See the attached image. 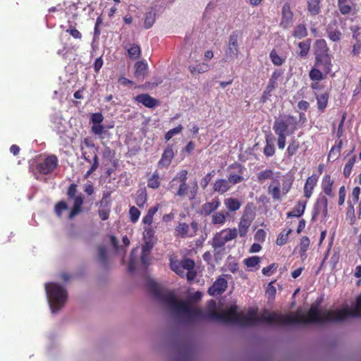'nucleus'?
Wrapping results in <instances>:
<instances>
[{
	"label": "nucleus",
	"instance_id": "obj_49",
	"mask_svg": "<svg viewBox=\"0 0 361 361\" xmlns=\"http://www.w3.org/2000/svg\"><path fill=\"white\" fill-rule=\"evenodd\" d=\"M182 130L183 126L181 125H179L178 126L169 130L165 135V140L166 141H169L170 139L172 138L173 136L180 133Z\"/></svg>",
	"mask_w": 361,
	"mask_h": 361
},
{
	"label": "nucleus",
	"instance_id": "obj_18",
	"mask_svg": "<svg viewBox=\"0 0 361 361\" xmlns=\"http://www.w3.org/2000/svg\"><path fill=\"white\" fill-rule=\"evenodd\" d=\"M83 204V198L82 195H78L74 198V205L69 213V219H73L75 216L81 212V207Z\"/></svg>",
	"mask_w": 361,
	"mask_h": 361
},
{
	"label": "nucleus",
	"instance_id": "obj_23",
	"mask_svg": "<svg viewBox=\"0 0 361 361\" xmlns=\"http://www.w3.org/2000/svg\"><path fill=\"white\" fill-rule=\"evenodd\" d=\"M276 180H273L268 187V193L270 194L274 200H279L281 199L280 183L277 185H274Z\"/></svg>",
	"mask_w": 361,
	"mask_h": 361
},
{
	"label": "nucleus",
	"instance_id": "obj_45",
	"mask_svg": "<svg viewBox=\"0 0 361 361\" xmlns=\"http://www.w3.org/2000/svg\"><path fill=\"white\" fill-rule=\"evenodd\" d=\"M270 58L273 63L276 66H281L284 62V59L279 56L275 50L271 51Z\"/></svg>",
	"mask_w": 361,
	"mask_h": 361
},
{
	"label": "nucleus",
	"instance_id": "obj_36",
	"mask_svg": "<svg viewBox=\"0 0 361 361\" xmlns=\"http://www.w3.org/2000/svg\"><path fill=\"white\" fill-rule=\"evenodd\" d=\"M310 239L304 236L301 238L300 243V254L301 257H303L305 255V252L307 251L308 247L310 246Z\"/></svg>",
	"mask_w": 361,
	"mask_h": 361
},
{
	"label": "nucleus",
	"instance_id": "obj_12",
	"mask_svg": "<svg viewBox=\"0 0 361 361\" xmlns=\"http://www.w3.org/2000/svg\"><path fill=\"white\" fill-rule=\"evenodd\" d=\"M282 20L280 23L283 28H288L293 19V13L290 11V6L288 4L283 5L282 8Z\"/></svg>",
	"mask_w": 361,
	"mask_h": 361
},
{
	"label": "nucleus",
	"instance_id": "obj_52",
	"mask_svg": "<svg viewBox=\"0 0 361 361\" xmlns=\"http://www.w3.org/2000/svg\"><path fill=\"white\" fill-rule=\"evenodd\" d=\"M264 153L267 157H271L275 153L274 145L270 143L268 139H267V145L264 149Z\"/></svg>",
	"mask_w": 361,
	"mask_h": 361
},
{
	"label": "nucleus",
	"instance_id": "obj_40",
	"mask_svg": "<svg viewBox=\"0 0 361 361\" xmlns=\"http://www.w3.org/2000/svg\"><path fill=\"white\" fill-rule=\"evenodd\" d=\"M347 0H338L339 11L343 15L348 14L351 11V7L346 4Z\"/></svg>",
	"mask_w": 361,
	"mask_h": 361
},
{
	"label": "nucleus",
	"instance_id": "obj_31",
	"mask_svg": "<svg viewBox=\"0 0 361 361\" xmlns=\"http://www.w3.org/2000/svg\"><path fill=\"white\" fill-rule=\"evenodd\" d=\"M261 258L257 256L248 257L244 260V264L249 268H256L260 262Z\"/></svg>",
	"mask_w": 361,
	"mask_h": 361
},
{
	"label": "nucleus",
	"instance_id": "obj_59",
	"mask_svg": "<svg viewBox=\"0 0 361 361\" xmlns=\"http://www.w3.org/2000/svg\"><path fill=\"white\" fill-rule=\"evenodd\" d=\"M156 242L149 240H145V243L142 246V252L146 253H150L152 247H154Z\"/></svg>",
	"mask_w": 361,
	"mask_h": 361
},
{
	"label": "nucleus",
	"instance_id": "obj_17",
	"mask_svg": "<svg viewBox=\"0 0 361 361\" xmlns=\"http://www.w3.org/2000/svg\"><path fill=\"white\" fill-rule=\"evenodd\" d=\"M317 181V178L315 176H310L306 180V183L304 186V193L307 198L310 197L312 190L315 186Z\"/></svg>",
	"mask_w": 361,
	"mask_h": 361
},
{
	"label": "nucleus",
	"instance_id": "obj_63",
	"mask_svg": "<svg viewBox=\"0 0 361 361\" xmlns=\"http://www.w3.org/2000/svg\"><path fill=\"white\" fill-rule=\"evenodd\" d=\"M339 154V151H337L336 147L334 146L329 153L328 159L335 161L338 157Z\"/></svg>",
	"mask_w": 361,
	"mask_h": 361
},
{
	"label": "nucleus",
	"instance_id": "obj_37",
	"mask_svg": "<svg viewBox=\"0 0 361 361\" xmlns=\"http://www.w3.org/2000/svg\"><path fill=\"white\" fill-rule=\"evenodd\" d=\"M356 156L354 155L353 157H351L348 162L345 164L343 169V175L345 178L349 177L351 173L352 168L353 166V164L355 161Z\"/></svg>",
	"mask_w": 361,
	"mask_h": 361
},
{
	"label": "nucleus",
	"instance_id": "obj_42",
	"mask_svg": "<svg viewBox=\"0 0 361 361\" xmlns=\"http://www.w3.org/2000/svg\"><path fill=\"white\" fill-rule=\"evenodd\" d=\"M293 35L298 38H302L307 35V30L304 25H298L294 32Z\"/></svg>",
	"mask_w": 361,
	"mask_h": 361
},
{
	"label": "nucleus",
	"instance_id": "obj_20",
	"mask_svg": "<svg viewBox=\"0 0 361 361\" xmlns=\"http://www.w3.org/2000/svg\"><path fill=\"white\" fill-rule=\"evenodd\" d=\"M173 152L171 148H166L161 157L159 164L161 166H168L173 157Z\"/></svg>",
	"mask_w": 361,
	"mask_h": 361
},
{
	"label": "nucleus",
	"instance_id": "obj_13",
	"mask_svg": "<svg viewBox=\"0 0 361 361\" xmlns=\"http://www.w3.org/2000/svg\"><path fill=\"white\" fill-rule=\"evenodd\" d=\"M135 100L148 108H153L158 104V101L147 94L137 95Z\"/></svg>",
	"mask_w": 361,
	"mask_h": 361
},
{
	"label": "nucleus",
	"instance_id": "obj_34",
	"mask_svg": "<svg viewBox=\"0 0 361 361\" xmlns=\"http://www.w3.org/2000/svg\"><path fill=\"white\" fill-rule=\"evenodd\" d=\"M224 231L227 233L224 236H223L226 243L235 239L238 234V230L235 228H227L224 230Z\"/></svg>",
	"mask_w": 361,
	"mask_h": 361
},
{
	"label": "nucleus",
	"instance_id": "obj_25",
	"mask_svg": "<svg viewBox=\"0 0 361 361\" xmlns=\"http://www.w3.org/2000/svg\"><path fill=\"white\" fill-rule=\"evenodd\" d=\"M147 195L146 189L145 188L139 189L137 191V197H136V200H135L136 204L139 207H143L147 201Z\"/></svg>",
	"mask_w": 361,
	"mask_h": 361
},
{
	"label": "nucleus",
	"instance_id": "obj_55",
	"mask_svg": "<svg viewBox=\"0 0 361 361\" xmlns=\"http://www.w3.org/2000/svg\"><path fill=\"white\" fill-rule=\"evenodd\" d=\"M228 182L229 183L230 187H231L233 185H235L236 183H238L241 182L243 180V176L237 174L230 175L228 177Z\"/></svg>",
	"mask_w": 361,
	"mask_h": 361
},
{
	"label": "nucleus",
	"instance_id": "obj_3",
	"mask_svg": "<svg viewBox=\"0 0 361 361\" xmlns=\"http://www.w3.org/2000/svg\"><path fill=\"white\" fill-rule=\"evenodd\" d=\"M45 290L51 312L55 314L64 306L68 299L67 291L56 283H46Z\"/></svg>",
	"mask_w": 361,
	"mask_h": 361
},
{
	"label": "nucleus",
	"instance_id": "obj_5",
	"mask_svg": "<svg viewBox=\"0 0 361 361\" xmlns=\"http://www.w3.org/2000/svg\"><path fill=\"white\" fill-rule=\"evenodd\" d=\"M239 54L238 35L233 33L229 36L227 49L225 51L224 61H231L236 59Z\"/></svg>",
	"mask_w": 361,
	"mask_h": 361
},
{
	"label": "nucleus",
	"instance_id": "obj_57",
	"mask_svg": "<svg viewBox=\"0 0 361 361\" xmlns=\"http://www.w3.org/2000/svg\"><path fill=\"white\" fill-rule=\"evenodd\" d=\"M189 229V226L185 223L179 224V225L176 228V231L178 234L181 235L183 237L185 236L188 233Z\"/></svg>",
	"mask_w": 361,
	"mask_h": 361
},
{
	"label": "nucleus",
	"instance_id": "obj_51",
	"mask_svg": "<svg viewBox=\"0 0 361 361\" xmlns=\"http://www.w3.org/2000/svg\"><path fill=\"white\" fill-rule=\"evenodd\" d=\"M215 174V171L213 170L211 172L208 173L202 180H201V186L203 189H205L209 182L211 181V179L212 176H214Z\"/></svg>",
	"mask_w": 361,
	"mask_h": 361
},
{
	"label": "nucleus",
	"instance_id": "obj_33",
	"mask_svg": "<svg viewBox=\"0 0 361 361\" xmlns=\"http://www.w3.org/2000/svg\"><path fill=\"white\" fill-rule=\"evenodd\" d=\"M291 233V228H289L288 231H283V232H281L276 239V244L280 246L283 245L287 242L288 235L290 234Z\"/></svg>",
	"mask_w": 361,
	"mask_h": 361
},
{
	"label": "nucleus",
	"instance_id": "obj_16",
	"mask_svg": "<svg viewBox=\"0 0 361 361\" xmlns=\"http://www.w3.org/2000/svg\"><path fill=\"white\" fill-rule=\"evenodd\" d=\"M288 128V124L283 120L275 121L273 129L276 135H286Z\"/></svg>",
	"mask_w": 361,
	"mask_h": 361
},
{
	"label": "nucleus",
	"instance_id": "obj_30",
	"mask_svg": "<svg viewBox=\"0 0 361 361\" xmlns=\"http://www.w3.org/2000/svg\"><path fill=\"white\" fill-rule=\"evenodd\" d=\"M97 252L98 259L99 262L104 265H106L107 262V255L106 247L104 245H99L97 247Z\"/></svg>",
	"mask_w": 361,
	"mask_h": 361
},
{
	"label": "nucleus",
	"instance_id": "obj_64",
	"mask_svg": "<svg viewBox=\"0 0 361 361\" xmlns=\"http://www.w3.org/2000/svg\"><path fill=\"white\" fill-rule=\"evenodd\" d=\"M104 119V117L100 113H94L92 115L91 120L92 123L96 124H99Z\"/></svg>",
	"mask_w": 361,
	"mask_h": 361
},
{
	"label": "nucleus",
	"instance_id": "obj_29",
	"mask_svg": "<svg viewBox=\"0 0 361 361\" xmlns=\"http://www.w3.org/2000/svg\"><path fill=\"white\" fill-rule=\"evenodd\" d=\"M298 47L300 48V56H301L302 57L306 56L310 50V39H307L305 41L300 42Z\"/></svg>",
	"mask_w": 361,
	"mask_h": 361
},
{
	"label": "nucleus",
	"instance_id": "obj_46",
	"mask_svg": "<svg viewBox=\"0 0 361 361\" xmlns=\"http://www.w3.org/2000/svg\"><path fill=\"white\" fill-rule=\"evenodd\" d=\"M299 148V142L295 140H293L288 145L287 148V152L288 156L292 157L294 155Z\"/></svg>",
	"mask_w": 361,
	"mask_h": 361
},
{
	"label": "nucleus",
	"instance_id": "obj_10",
	"mask_svg": "<svg viewBox=\"0 0 361 361\" xmlns=\"http://www.w3.org/2000/svg\"><path fill=\"white\" fill-rule=\"evenodd\" d=\"M148 66L146 62L141 61L135 64V77L139 80L142 81L147 75Z\"/></svg>",
	"mask_w": 361,
	"mask_h": 361
},
{
	"label": "nucleus",
	"instance_id": "obj_9",
	"mask_svg": "<svg viewBox=\"0 0 361 361\" xmlns=\"http://www.w3.org/2000/svg\"><path fill=\"white\" fill-rule=\"evenodd\" d=\"M316 61V64L322 66L326 73H329L331 71L332 64L331 57L328 53L317 54Z\"/></svg>",
	"mask_w": 361,
	"mask_h": 361
},
{
	"label": "nucleus",
	"instance_id": "obj_62",
	"mask_svg": "<svg viewBox=\"0 0 361 361\" xmlns=\"http://www.w3.org/2000/svg\"><path fill=\"white\" fill-rule=\"evenodd\" d=\"M92 130L97 135H102L106 132V130L104 129V127L100 124L94 125L92 127Z\"/></svg>",
	"mask_w": 361,
	"mask_h": 361
},
{
	"label": "nucleus",
	"instance_id": "obj_7",
	"mask_svg": "<svg viewBox=\"0 0 361 361\" xmlns=\"http://www.w3.org/2000/svg\"><path fill=\"white\" fill-rule=\"evenodd\" d=\"M58 159L55 155L47 157L44 163L39 164L37 169L41 173L48 174L53 171L57 166Z\"/></svg>",
	"mask_w": 361,
	"mask_h": 361
},
{
	"label": "nucleus",
	"instance_id": "obj_44",
	"mask_svg": "<svg viewBox=\"0 0 361 361\" xmlns=\"http://www.w3.org/2000/svg\"><path fill=\"white\" fill-rule=\"evenodd\" d=\"M327 33L329 39L333 42H338L341 39V33L338 30H334L331 28L328 27Z\"/></svg>",
	"mask_w": 361,
	"mask_h": 361
},
{
	"label": "nucleus",
	"instance_id": "obj_47",
	"mask_svg": "<svg viewBox=\"0 0 361 361\" xmlns=\"http://www.w3.org/2000/svg\"><path fill=\"white\" fill-rule=\"evenodd\" d=\"M68 209V205L67 204L63 202V201H60L56 205H55V212L56 214V215L59 216V217H61V214H62V212L64 211V210H66Z\"/></svg>",
	"mask_w": 361,
	"mask_h": 361
},
{
	"label": "nucleus",
	"instance_id": "obj_28",
	"mask_svg": "<svg viewBox=\"0 0 361 361\" xmlns=\"http://www.w3.org/2000/svg\"><path fill=\"white\" fill-rule=\"evenodd\" d=\"M226 243L224 237L219 233L213 238L212 245L214 249H217L224 247Z\"/></svg>",
	"mask_w": 361,
	"mask_h": 361
},
{
	"label": "nucleus",
	"instance_id": "obj_6",
	"mask_svg": "<svg viewBox=\"0 0 361 361\" xmlns=\"http://www.w3.org/2000/svg\"><path fill=\"white\" fill-rule=\"evenodd\" d=\"M327 205V198L324 195L319 196L314 205L312 220L314 221L320 213L322 214L324 218H326L328 214Z\"/></svg>",
	"mask_w": 361,
	"mask_h": 361
},
{
	"label": "nucleus",
	"instance_id": "obj_1",
	"mask_svg": "<svg viewBox=\"0 0 361 361\" xmlns=\"http://www.w3.org/2000/svg\"><path fill=\"white\" fill-rule=\"evenodd\" d=\"M211 317L226 324H235L242 326H252L257 322L269 324L308 325L310 324H324L345 321L349 317H361V295L356 298L354 305L336 310H321L317 305H312L307 315L301 310L295 314H278L269 313L265 310L260 317L250 314L245 315L238 312L237 305H232L223 312H213Z\"/></svg>",
	"mask_w": 361,
	"mask_h": 361
},
{
	"label": "nucleus",
	"instance_id": "obj_14",
	"mask_svg": "<svg viewBox=\"0 0 361 361\" xmlns=\"http://www.w3.org/2000/svg\"><path fill=\"white\" fill-rule=\"evenodd\" d=\"M231 188L227 179H217L213 184V190L219 194H224Z\"/></svg>",
	"mask_w": 361,
	"mask_h": 361
},
{
	"label": "nucleus",
	"instance_id": "obj_50",
	"mask_svg": "<svg viewBox=\"0 0 361 361\" xmlns=\"http://www.w3.org/2000/svg\"><path fill=\"white\" fill-rule=\"evenodd\" d=\"M188 189L189 185L186 182L180 183L178 190L176 195L180 197H185L188 193Z\"/></svg>",
	"mask_w": 361,
	"mask_h": 361
},
{
	"label": "nucleus",
	"instance_id": "obj_4",
	"mask_svg": "<svg viewBox=\"0 0 361 361\" xmlns=\"http://www.w3.org/2000/svg\"><path fill=\"white\" fill-rule=\"evenodd\" d=\"M255 217V208L252 204H247L238 224V232L240 237H245Z\"/></svg>",
	"mask_w": 361,
	"mask_h": 361
},
{
	"label": "nucleus",
	"instance_id": "obj_27",
	"mask_svg": "<svg viewBox=\"0 0 361 361\" xmlns=\"http://www.w3.org/2000/svg\"><path fill=\"white\" fill-rule=\"evenodd\" d=\"M328 99H329V94L328 93H324L321 95L317 96V105L318 109L319 110L323 111L327 106L328 104Z\"/></svg>",
	"mask_w": 361,
	"mask_h": 361
},
{
	"label": "nucleus",
	"instance_id": "obj_43",
	"mask_svg": "<svg viewBox=\"0 0 361 361\" xmlns=\"http://www.w3.org/2000/svg\"><path fill=\"white\" fill-rule=\"evenodd\" d=\"M180 267H182L185 270L190 271L193 269L195 262L192 259L185 258L180 261Z\"/></svg>",
	"mask_w": 361,
	"mask_h": 361
},
{
	"label": "nucleus",
	"instance_id": "obj_60",
	"mask_svg": "<svg viewBox=\"0 0 361 361\" xmlns=\"http://www.w3.org/2000/svg\"><path fill=\"white\" fill-rule=\"evenodd\" d=\"M93 161H94V162H93L92 166L90 167V169H89V171H87V173L86 174V177L88 176L89 175H90L93 171H94L98 168L99 158L96 154H94Z\"/></svg>",
	"mask_w": 361,
	"mask_h": 361
},
{
	"label": "nucleus",
	"instance_id": "obj_8",
	"mask_svg": "<svg viewBox=\"0 0 361 361\" xmlns=\"http://www.w3.org/2000/svg\"><path fill=\"white\" fill-rule=\"evenodd\" d=\"M221 202L218 197H214L211 202H207L204 203L200 209L199 213L202 216L212 215L213 213L219 207Z\"/></svg>",
	"mask_w": 361,
	"mask_h": 361
},
{
	"label": "nucleus",
	"instance_id": "obj_54",
	"mask_svg": "<svg viewBox=\"0 0 361 361\" xmlns=\"http://www.w3.org/2000/svg\"><path fill=\"white\" fill-rule=\"evenodd\" d=\"M310 78L312 80H321L323 78L322 72L316 68H312L310 72Z\"/></svg>",
	"mask_w": 361,
	"mask_h": 361
},
{
	"label": "nucleus",
	"instance_id": "obj_2",
	"mask_svg": "<svg viewBox=\"0 0 361 361\" xmlns=\"http://www.w3.org/2000/svg\"><path fill=\"white\" fill-rule=\"evenodd\" d=\"M151 289L163 310L179 323L192 324L203 317L200 308L179 300L173 291L162 290L155 283L151 284Z\"/></svg>",
	"mask_w": 361,
	"mask_h": 361
},
{
	"label": "nucleus",
	"instance_id": "obj_61",
	"mask_svg": "<svg viewBox=\"0 0 361 361\" xmlns=\"http://www.w3.org/2000/svg\"><path fill=\"white\" fill-rule=\"evenodd\" d=\"M149 255H150V253H148V252L146 253V252H142L140 259H141V263L145 267V268H147V267L149 264V262H150Z\"/></svg>",
	"mask_w": 361,
	"mask_h": 361
},
{
	"label": "nucleus",
	"instance_id": "obj_26",
	"mask_svg": "<svg viewBox=\"0 0 361 361\" xmlns=\"http://www.w3.org/2000/svg\"><path fill=\"white\" fill-rule=\"evenodd\" d=\"M320 0H307V10L313 16L320 12Z\"/></svg>",
	"mask_w": 361,
	"mask_h": 361
},
{
	"label": "nucleus",
	"instance_id": "obj_48",
	"mask_svg": "<svg viewBox=\"0 0 361 361\" xmlns=\"http://www.w3.org/2000/svg\"><path fill=\"white\" fill-rule=\"evenodd\" d=\"M143 238L144 240H150V241H157L156 238L154 237V231L151 228H147L145 229L143 232Z\"/></svg>",
	"mask_w": 361,
	"mask_h": 361
},
{
	"label": "nucleus",
	"instance_id": "obj_24",
	"mask_svg": "<svg viewBox=\"0 0 361 361\" xmlns=\"http://www.w3.org/2000/svg\"><path fill=\"white\" fill-rule=\"evenodd\" d=\"M226 208L230 212H235L240 209L241 203L235 198H227L224 201Z\"/></svg>",
	"mask_w": 361,
	"mask_h": 361
},
{
	"label": "nucleus",
	"instance_id": "obj_35",
	"mask_svg": "<svg viewBox=\"0 0 361 361\" xmlns=\"http://www.w3.org/2000/svg\"><path fill=\"white\" fill-rule=\"evenodd\" d=\"M155 21V13L153 11H149L145 14V27L148 29L150 28Z\"/></svg>",
	"mask_w": 361,
	"mask_h": 361
},
{
	"label": "nucleus",
	"instance_id": "obj_19",
	"mask_svg": "<svg viewBox=\"0 0 361 361\" xmlns=\"http://www.w3.org/2000/svg\"><path fill=\"white\" fill-rule=\"evenodd\" d=\"M188 69L192 75H195L207 72L209 70V66L202 62L196 66H190Z\"/></svg>",
	"mask_w": 361,
	"mask_h": 361
},
{
	"label": "nucleus",
	"instance_id": "obj_11",
	"mask_svg": "<svg viewBox=\"0 0 361 361\" xmlns=\"http://www.w3.org/2000/svg\"><path fill=\"white\" fill-rule=\"evenodd\" d=\"M227 288V281L223 279H218L209 288L208 293L211 295H214L216 293H221L226 290Z\"/></svg>",
	"mask_w": 361,
	"mask_h": 361
},
{
	"label": "nucleus",
	"instance_id": "obj_22",
	"mask_svg": "<svg viewBox=\"0 0 361 361\" xmlns=\"http://www.w3.org/2000/svg\"><path fill=\"white\" fill-rule=\"evenodd\" d=\"M227 216H228V213L226 212H214L212 215V224L214 225L224 224Z\"/></svg>",
	"mask_w": 361,
	"mask_h": 361
},
{
	"label": "nucleus",
	"instance_id": "obj_38",
	"mask_svg": "<svg viewBox=\"0 0 361 361\" xmlns=\"http://www.w3.org/2000/svg\"><path fill=\"white\" fill-rule=\"evenodd\" d=\"M147 185L152 189H157L159 187L160 182L157 172H155L152 177L149 178Z\"/></svg>",
	"mask_w": 361,
	"mask_h": 361
},
{
	"label": "nucleus",
	"instance_id": "obj_56",
	"mask_svg": "<svg viewBox=\"0 0 361 361\" xmlns=\"http://www.w3.org/2000/svg\"><path fill=\"white\" fill-rule=\"evenodd\" d=\"M187 175L188 171L182 170L179 173H177L176 177H174L172 180V182L179 180L180 183L186 182L187 180Z\"/></svg>",
	"mask_w": 361,
	"mask_h": 361
},
{
	"label": "nucleus",
	"instance_id": "obj_15",
	"mask_svg": "<svg viewBox=\"0 0 361 361\" xmlns=\"http://www.w3.org/2000/svg\"><path fill=\"white\" fill-rule=\"evenodd\" d=\"M307 202L299 201L294 209L287 214L288 217H300L305 212Z\"/></svg>",
	"mask_w": 361,
	"mask_h": 361
},
{
	"label": "nucleus",
	"instance_id": "obj_41",
	"mask_svg": "<svg viewBox=\"0 0 361 361\" xmlns=\"http://www.w3.org/2000/svg\"><path fill=\"white\" fill-rule=\"evenodd\" d=\"M315 46L317 47L316 54L318 53H327L329 49L324 39L317 40Z\"/></svg>",
	"mask_w": 361,
	"mask_h": 361
},
{
	"label": "nucleus",
	"instance_id": "obj_32",
	"mask_svg": "<svg viewBox=\"0 0 361 361\" xmlns=\"http://www.w3.org/2000/svg\"><path fill=\"white\" fill-rule=\"evenodd\" d=\"M129 57L132 59H136L140 56V48L137 44H133L128 49Z\"/></svg>",
	"mask_w": 361,
	"mask_h": 361
},
{
	"label": "nucleus",
	"instance_id": "obj_58",
	"mask_svg": "<svg viewBox=\"0 0 361 361\" xmlns=\"http://www.w3.org/2000/svg\"><path fill=\"white\" fill-rule=\"evenodd\" d=\"M292 180L290 179H284L282 183V194H287L292 187Z\"/></svg>",
	"mask_w": 361,
	"mask_h": 361
},
{
	"label": "nucleus",
	"instance_id": "obj_21",
	"mask_svg": "<svg viewBox=\"0 0 361 361\" xmlns=\"http://www.w3.org/2000/svg\"><path fill=\"white\" fill-rule=\"evenodd\" d=\"M334 181L331 179V176L329 175H326L322 180V188L324 192L326 195L333 197L334 194L332 193V185Z\"/></svg>",
	"mask_w": 361,
	"mask_h": 361
},
{
	"label": "nucleus",
	"instance_id": "obj_39",
	"mask_svg": "<svg viewBox=\"0 0 361 361\" xmlns=\"http://www.w3.org/2000/svg\"><path fill=\"white\" fill-rule=\"evenodd\" d=\"M273 174L274 172L272 170L267 169L257 174V179L261 183L267 179H273Z\"/></svg>",
	"mask_w": 361,
	"mask_h": 361
},
{
	"label": "nucleus",
	"instance_id": "obj_53",
	"mask_svg": "<svg viewBox=\"0 0 361 361\" xmlns=\"http://www.w3.org/2000/svg\"><path fill=\"white\" fill-rule=\"evenodd\" d=\"M129 214L131 221L135 223L139 219L140 212L135 207L133 206L130 208Z\"/></svg>",
	"mask_w": 361,
	"mask_h": 361
}]
</instances>
